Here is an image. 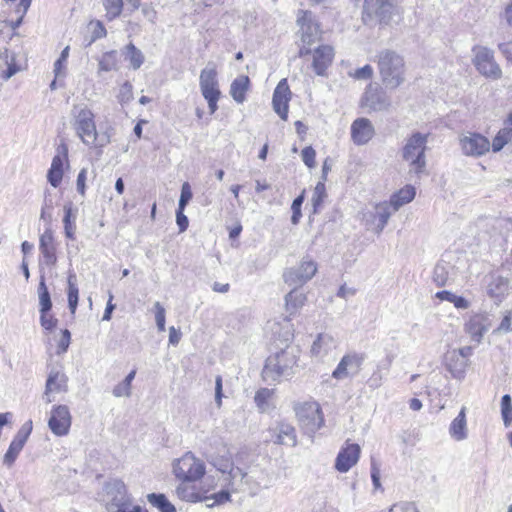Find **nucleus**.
<instances>
[{
  "instance_id": "obj_10",
  "label": "nucleus",
  "mask_w": 512,
  "mask_h": 512,
  "mask_svg": "<svg viewBox=\"0 0 512 512\" xmlns=\"http://www.w3.org/2000/svg\"><path fill=\"white\" fill-rule=\"evenodd\" d=\"M297 25L301 41L306 45L315 43L320 37V28L311 11L299 10L297 14Z\"/></svg>"
},
{
  "instance_id": "obj_45",
  "label": "nucleus",
  "mask_w": 512,
  "mask_h": 512,
  "mask_svg": "<svg viewBox=\"0 0 512 512\" xmlns=\"http://www.w3.org/2000/svg\"><path fill=\"white\" fill-rule=\"evenodd\" d=\"M326 197V187L324 182H318L314 188L312 195V205L314 212H317L318 208L322 205L324 198Z\"/></svg>"
},
{
  "instance_id": "obj_37",
  "label": "nucleus",
  "mask_w": 512,
  "mask_h": 512,
  "mask_svg": "<svg viewBox=\"0 0 512 512\" xmlns=\"http://www.w3.org/2000/svg\"><path fill=\"white\" fill-rule=\"evenodd\" d=\"M38 297H39V305H40V312H49L52 308V301L51 296L49 293V290L45 283V276H40V282L38 285Z\"/></svg>"
},
{
  "instance_id": "obj_61",
  "label": "nucleus",
  "mask_w": 512,
  "mask_h": 512,
  "mask_svg": "<svg viewBox=\"0 0 512 512\" xmlns=\"http://www.w3.org/2000/svg\"><path fill=\"white\" fill-rule=\"evenodd\" d=\"M68 56H69V46L65 47L62 50L60 57L54 63V73H55L56 77L61 75V70H62L64 63L66 62Z\"/></svg>"
},
{
  "instance_id": "obj_35",
  "label": "nucleus",
  "mask_w": 512,
  "mask_h": 512,
  "mask_svg": "<svg viewBox=\"0 0 512 512\" xmlns=\"http://www.w3.org/2000/svg\"><path fill=\"white\" fill-rule=\"evenodd\" d=\"M306 296L296 290L290 291L285 296V308L290 316L297 313V311L304 305Z\"/></svg>"
},
{
  "instance_id": "obj_8",
  "label": "nucleus",
  "mask_w": 512,
  "mask_h": 512,
  "mask_svg": "<svg viewBox=\"0 0 512 512\" xmlns=\"http://www.w3.org/2000/svg\"><path fill=\"white\" fill-rule=\"evenodd\" d=\"M474 54L473 64L477 71L493 80H498L502 77V70L494 58V52L485 46H474L472 49Z\"/></svg>"
},
{
  "instance_id": "obj_30",
  "label": "nucleus",
  "mask_w": 512,
  "mask_h": 512,
  "mask_svg": "<svg viewBox=\"0 0 512 512\" xmlns=\"http://www.w3.org/2000/svg\"><path fill=\"white\" fill-rule=\"evenodd\" d=\"M390 207L392 206L389 202L378 203L374 207V213L372 216L373 219L377 221L375 226V232L377 234H380L388 223V220L392 214Z\"/></svg>"
},
{
  "instance_id": "obj_21",
  "label": "nucleus",
  "mask_w": 512,
  "mask_h": 512,
  "mask_svg": "<svg viewBox=\"0 0 512 512\" xmlns=\"http://www.w3.org/2000/svg\"><path fill=\"white\" fill-rule=\"evenodd\" d=\"M270 440L274 444L295 447L297 445V435L295 428L286 422H279L270 428Z\"/></svg>"
},
{
  "instance_id": "obj_40",
  "label": "nucleus",
  "mask_w": 512,
  "mask_h": 512,
  "mask_svg": "<svg viewBox=\"0 0 512 512\" xmlns=\"http://www.w3.org/2000/svg\"><path fill=\"white\" fill-rule=\"evenodd\" d=\"M75 216L72 214V206L71 204L64 206V231L67 238L73 240L75 238V229L76 226L74 224Z\"/></svg>"
},
{
  "instance_id": "obj_3",
  "label": "nucleus",
  "mask_w": 512,
  "mask_h": 512,
  "mask_svg": "<svg viewBox=\"0 0 512 512\" xmlns=\"http://www.w3.org/2000/svg\"><path fill=\"white\" fill-rule=\"evenodd\" d=\"M72 126L76 135L85 145L103 147L110 142L107 137L98 141L94 113L87 106H74L72 109Z\"/></svg>"
},
{
  "instance_id": "obj_12",
  "label": "nucleus",
  "mask_w": 512,
  "mask_h": 512,
  "mask_svg": "<svg viewBox=\"0 0 512 512\" xmlns=\"http://www.w3.org/2000/svg\"><path fill=\"white\" fill-rule=\"evenodd\" d=\"M492 326V320L487 313H474L464 325V330L472 341L481 343L484 334Z\"/></svg>"
},
{
  "instance_id": "obj_23",
  "label": "nucleus",
  "mask_w": 512,
  "mask_h": 512,
  "mask_svg": "<svg viewBox=\"0 0 512 512\" xmlns=\"http://www.w3.org/2000/svg\"><path fill=\"white\" fill-rule=\"evenodd\" d=\"M67 382L68 377L63 371L52 368L48 374L45 385L44 395L47 397L46 402L50 403L52 401L49 397L51 393L66 392L68 389Z\"/></svg>"
},
{
  "instance_id": "obj_53",
  "label": "nucleus",
  "mask_w": 512,
  "mask_h": 512,
  "mask_svg": "<svg viewBox=\"0 0 512 512\" xmlns=\"http://www.w3.org/2000/svg\"><path fill=\"white\" fill-rule=\"evenodd\" d=\"M272 391L267 388L260 389L255 395V402L257 406L262 410H266L267 401L271 397Z\"/></svg>"
},
{
  "instance_id": "obj_29",
  "label": "nucleus",
  "mask_w": 512,
  "mask_h": 512,
  "mask_svg": "<svg viewBox=\"0 0 512 512\" xmlns=\"http://www.w3.org/2000/svg\"><path fill=\"white\" fill-rule=\"evenodd\" d=\"M415 195L416 190L412 185H406L392 194L389 203L393 208V212L398 211L403 205L410 203L415 198Z\"/></svg>"
},
{
  "instance_id": "obj_58",
  "label": "nucleus",
  "mask_w": 512,
  "mask_h": 512,
  "mask_svg": "<svg viewBox=\"0 0 512 512\" xmlns=\"http://www.w3.org/2000/svg\"><path fill=\"white\" fill-rule=\"evenodd\" d=\"M512 311H507L505 316L503 317L500 325L494 331V333H508L512 331Z\"/></svg>"
},
{
  "instance_id": "obj_17",
  "label": "nucleus",
  "mask_w": 512,
  "mask_h": 512,
  "mask_svg": "<svg viewBox=\"0 0 512 512\" xmlns=\"http://www.w3.org/2000/svg\"><path fill=\"white\" fill-rule=\"evenodd\" d=\"M360 446L355 443H346L343 446L335 460V469L341 473L348 472L354 465L357 464L360 457Z\"/></svg>"
},
{
  "instance_id": "obj_6",
  "label": "nucleus",
  "mask_w": 512,
  "mask_h": 512,
  "mask_svg": "<svg viewBox=\"0 0 512 512\" xmlns=\"http://www.w3.org/2000/svg\"><path fill=\"white\" fill-rule=\"evenodd\" d=\"M173 473L182 482H195L205 474V464L193 453L187 452L174 461Z\"/></svg>"
},
{
  "instance_id": "obj_36",
  "label": "nucleus",
  "mask_w": 512,
  "mask_h": 512,
  "mask_svg": "<svg viewBox=\"0 0 512 512\" xmlns=\"http://www.w3.org/2000/svg\"><path fill=\"white\" fill-rule=\"evenodd\" d=\"M509 281L503 276H494L488 284V294L493 298L502 297L508 290Z\"/></svg>"
},
{
  "instance_id": "obj_26",
  "label": "nucleus",
  "mask_w": 512,
  "mask_h": 512,
  "mask_svg": "<svg viewBox=\"0 0 512 512\" xmlns=\"http://www.w3.org/2000/svg\"><path fill=\"white\" fill-rule=\"evenodd\" d=\"M39 250L47 266H54L57 262L56 246L54 244L53 232L47 228L40 236Z\"/></svg>"
},
{
  "instance_id": "obj_64",
  "label": "nucleus",
  "mask_w": 512,
  "mask_h": 512,
  "mask_svg": "<svg viewBox=\"0 0 512 512\" xmlns=\"http://www.w3.org/2000/svg\"><path fill=\"white\" fill-rule=\"evenodd\" d=\"M131 394V387H129L126 383L123 381L119 384H117L113 389V395L115 397H129Z\"/></svg>"
},
{
  "instance_id": "obj_18",
  "label": "nucleus",
  "mask_w": 512,
  "mask_h": 512,
  "mask_svg": "<svg viewBox=\"0 0 512 512\" xmlns=\"http://www.w3.org/2000/svg\"><path fill=\"white\" fill-rule=\"evenodd\" d=\"M365 357L363 354L352 353L342 357L332 376L335 379L342 380L350 375L357 374Z\"/></svg>"
},
{
  "instance_id": "obj_39",
  "label": "nucleus",
  "mask_w": 512,
  "mask_h": 512,
  "mask_svg": "<svg viewBox=\"0 0 512 512\" xmlns=\"http://www.w3.org/2000/svg\"><path fill=\"white\" fill-rule=\"evenodd\" d=\"M512 140V128L505 126L494 137L492 149L494 152L500 151L508 142Z\"/></svg>"
},
{
  "instance_id": "obj_49",
  "label": "nucleus",
  "mask_w": 512,
  "mask_h": 512,
  "mask_svg": "<svg viewBox=\"0 0 512 512\" xmlns=\"http://www.w3.org/2000/svg\"><path fill=\"white\" fill-rule=\"evenodd\" d=\"M68 307L72 315L76 313L79 299V289L77 285H71L68 287Z\"/></svg>"
},
{
  "instance_id": "obj_28",
  "label": "nucleus",
  "mask_w": 512,
  "mask_h": 512,
  "mask_svg": "<svg viewBox=\"0 0 512 512\" xmlns=\"http://www.w3.org/2000/svg\"><path fill=\"white\" fill-rule=\"evenodd\" d=\"M454 267L448 262L438 263L433 271V281L437 286L450 285L454 281Z\"/></svg>"
},
{
  "instance_id": "obj_56",
  "label": "nucleus",
  "mask_w": 512,
  "mask_h": 512,
  "mask_svg": "<svg viewBox=\"0 0 512 512\" xmlns=\"http://www.w3.org/2000/svg\"><path fill=\"white\" fill-rule=\"evenodd\" d=\"M473 349L470 346H464L459 348L458 350H454L451 355L452 357L459 355L462 357V361L460 362L461 370H463L467 366L468 358L472 355Z\"/></svg>"
},
{
  "instance_id": "obj_63",
  "label": "nucleus",
  "mask_w": 512,
  "mask_h": 512,
  "mask_svg": "<svg viewBox=\"0 0 512 512\" xmlns=\"http://www.w3.org/2000/svg\"><path fill=\"white\" fill-rule=\"evenodd\" d=\"M86 179H87V170L85 168H83L78 173L77 180H76V188H77L78 193H80L81 195L85 194Z\"/></svg>"
},
{
  "instance_id": "obj_44",
  "label": "nucleus",
  "mask_w": 512,
  "mask_h": 512,
  "mask_svg": "<svg viewBox=\"0 0 512 512\" xmlns=\"http://www.w3.org/2000/svg\"><path fill=\"white\" fill-rule=\"evenodd\" d=\"M230 499H231V495H230L229 491H227V490H221V491H219L217 493H214L212 495L204 496V501L205 502L212 501L211 503H207L206 504V506L209 507V508H212L215 505L224 504V503L230 501Z\"/></svg>"
},
{
  "instance_id": "obj_38",
  "label": "nucleus",
  "mask_w": 512,
  "mask_h": 512,
  "mask_svg": "<svg viewBox=\"0 0 512 512\" xmlns=\"http://www.w3.org/2000/svg\"><path fill=\"white\" fill-rule=\"evenodd\" d=\"M148 502L159 509L160 512H176L175 506L164 494L151 493L147 495Z\"/></svg>"
},
{
  "instance_id": "obj_11",
  "label": "nucleus",
  "mask_w": 512,
  "mask_h": 512,
  "mask_svg": "<svg viewBox=\"0 0 512 512\" xmlns=\"http://www.w3.org/2000/svg\"><path fill=\"white\" fill-rule=\"evenodd\" d=\"M361 106L370 111H385L391 106L390 97L377 85L369 84L361 99Z\"/></svg>"
},
{
  "instance_id": "obj_27",
  "label": "nucleus",
  "mask_w": 512,
  "mask_h": 512,
  "mask_svg": "<svg viewBox=\"0 0 512 512\" xmlns=\"http://www.w3.org/2000/svg\"><path fill=\"white\" fill-rule=\"evenodd\" d=\"M449 435L455 441H463L468 437L466 420V407H462L459 414L452 420L449 426Z\"/></svg>"
},
{
  "instance_id": "obj_54",
  "label": "nucleus",
  "mask_w": 512,
  "mask_h": 512,
  "mask_svg": "<svg viewBox=\"0 0 512 512\" xmlns=\"http://www.w3.org/2000/svg\"><path fill=\"white\" fill-rule=\"evenodd\" d=\"M70 341H71L70 331L68 329L62 330V335H61V338L57 345V354L58 355L64 354L68 350Z\"/></svg>"
},
{
  "instance_id": "obj_34",
  "label": "nucleus",
  "mask_w": 512,
  "mask_h": 512,
  "mask_svg": "<svg viewBox=\"0 0 512 512\" xmlns=\"http://www.w3.org/2000/svg\"><path fill=\"white\" fill-rule=\"evenodd\" d=\"M187 483L183 482L176 488L177 496L183 501L192 503L204 501V496L196 490L195 486Z\"/></svg>"
},
{
  "instance_id": "obj_22",
  "label": "nucleus",
  "mask_w": 512,
  "mask_h": 512,
  "mask_svg": "<svg viewBox=\"0 0 512 512\" xmlns=\"http://www.w3.org/2000/svg\"><path fill=\"white\" fill-rule=\"evenodd\" d=\"M199 85L204 98L221 95L218 87L217 71L214 64L209 63L207 67L201 71Z\"/></svg>"
},
{
  "instance_id": "obj_15",
  "label": "nucleus",
  "mask_w": 512,
  "mask_h": 512,
  "mask_svg": "<svg viewBox=\"0 0 512 512\" xmlns=\"http://www.w3.org/2000/svg\"><path fill=\"white\" fill-rule=\"evenodd\" d=\"M317 266L312 260H304L296 268L290 269L284 274L285 282L289 285H302L309 281L316 273Z\"/></svg>"
},
{
  "instance_id": "obj_13",
  "label": "nucleus",
  "mask_w": 512,
  "mask_h": 512,
  "mask_svg": "<svg viewBox=\"0 0 512 512\" xmlns=\"http://www.w3.org/2000/svg\"><path fill=\"white\" fill-rule=\"evenodd\" d=\"M460 145L464 155L479 157L490 149L489 140L478 133H468L460 138Z\"/></svg>"
},
{
  "instance_id": "obj_42",
  "label": "nucleus",
  "mask_w": 512,
  "mask_h": 512,
  "mask_svg": "<svg viewBox=\"0 0 512 512\" xmlns=\"http://www.w3.org/2000/svg\"><path fill=\"white\" fill-rule=\"evenodd\" d=\"M501 414L504 425L510 426L512 423V399L509 394H505L501 398Z\"/></svg>"
},
{
  "instance_id": "obj_55",
  "label": "nucleus",
  "mask_w": 512,
  "mask_h": 512,
  "mask_svg": "<svg viewBox=\"0 0 512 512\" xmlns=\"http://www.w3.org/2000/svg\"><path fill=\"white\" fill-rule=\"evenodd\" d=\"M30 5H31V0H20L18 8L16 10V12L18 14H20V16L15 22L12 23L13 29H16L17 27H19L21 25L23 17L26 14V12L28 11Z\"/></svg>"
},
{
  "instance_id": "obj_48",
  "label": "nucleus",
  "mask_w": 512,
  "mask_h": 512,
  "mask_svg": "<svg viewBox=\"0 0 512 512\" xmlns=\"http://www.w3.org/2000/svg\"><path fill=\"white\" fill-rule=\"evenodd\" d=\"M120 104L125 105L129 103L133 99V86L131 83L126 81L119 90V94L117 96Z\"/></svg>"
},
{
  "instance_id": "obj_57",
  "label": "nucleus",
  "mask_w": 512,
  "mask_h": 512,
  "mask_svg": "<svg viewBox=\"0 0 512 512\" xmlns=\"http://www.w3.org/2000/svg\"><path fill=\"white\" fill-rule=\"evenodd\" d=\"M315 156L316 152L311 146L305 147L301 152L302 160L309 168L315 166Z\"/></svg>"
},
{
  "instance_id": "obj_16",
  "label": "nucleus",
  "mask_w": 512,
  "mask_h": 512,
  "mask_svg": "<svg viewBox=\"0 0 512 512\" xmlns=\"http://www.w3.org/2000/svg\"><path fill=\"white\" fill-rule=\"evenodd\" d=\"M290 99L291 91L287 79H281L274 90L272 105L282 120H287Z\"/></svg>"
},
{
  "instance_id": "obj_33",
  "label": "nucleus",
  "mask_w": 512,
  "mask_h": 512,
  "mask_svg": "<svg viewBox=\"0 0 512 512\" xmlns=\"http://www.w3.org/2000/svg\"><path fill=\"white\" fill-rule=\"evenodd\" d=\"M250 80L248 76L241 75L233 80L230 86V95L237 103H243L245 94L249 89Z\"/></svg>"
},
{
  "instance_id": "obj_4",
  "label": "nucleus",
  "mask_w": 512,
  "mask_h": 512,
  "mask_svg": "<svg viewBox=\"0 0 512 512\" xmlns=\"http://www.w3.org/2000/svg\"><path fill=\"white\" fill-rule=\"evenodd\" d=\"M403 9L396 0H364L362 18L365 23L390 25L395 17L401 19Z\"/></svg>"
},
{
  "instance_id": "obj_32",
  "label": "nucleus",
  "mask_w": 512,
  "mask_h": 512,
  "mask_svg": "<svg viewBox=\"0 0 512 512\" xmlns=\"http://www.w3.org/2000/svg\"><path fill=\"white\" fill-rule=\"evenodd\" d=\"M113 486L120 495L119 499L117 497H115L113 499V501H115L116 506L118 507L117 512H148L147 509H144L141 506L136 505V506L131 507V505L126 502V500H125V485L123 482L115 481L113 483Z\"/></svg>"
},
{
  "instance_id": "obj_41",
  "label": "nucleus",
  "mask_w": 512,
  "mask_h": 512,
  "mask_svg": "<svg viewBox=\"0 0 512 512\" xmlns=\"http://www.w3.org/2000/svg\"><path fill=\"white\" fill-rule=\"evenodd\" d=\"M127 50V58L130 62L131 67L136 70L141 67L144 62V56L142 52L134 46V44L129 43L126 46Z\"/></svg>"
},
{
  "instance_id": "obj_20",
  "label": "nucleus",
  "mask_w": 512,
  "mask_h": 512,
  "mask_svg": "<svg viewBox=\"0 0 512 512\" xmlns=\"http://www.w3.org/2000/svg\"><path fill=\"white\" fill-rule=\"evenodd\" d=\"M141 0H103L105 16L109 21L119 17L123 12L132 14L140 7Z\"/></svg>"
},
{
  "instance_id": "obj_2",
  "label": "nucleus",
  "mask_w": 512,
  "mask_h": 512,
  "mask_svg": "<svg viewBox=\"0 0 512 512\" xmlns=\"http://www.w3.org/2000/svg\"><path fill=\"white\" fill-rule=\"evenodd\" d=\"M379 74L383 84L389 89H396L405 80L404 58L394 50L386 49L377 55Z\"/></svg>"
},
{
  "instance_id": "obj_25",
  "label": "nucleus",
  "mask_w": 512,
  "mask_h": 512,
  "mask_svg": "<svg viewBox=\"0 0 512 512\" xmlns=\"http://www.w3.org/2000/svg\"><path fill=\"white\" fill-rule=\"evenodd\" d=\"M333 58L334 49L330 45H322L315 49L312 62L315 73L324 76L327 68L332 64Z\"/></svg>"
},
{
  "instance_id": "obj_24",
  "label": "nucleus",
  "mask_w": 512,
  "mask_h": 512,
  "mask_svg": "<svg viewBox=\"0 0 512 512\" xmlns=\"http://www.w3.org/2000/svg\"><path fill=\"white\" fill-rule=\"evenodd\" d=\"M337 347V341L327 333L318 334L311 346V356L319 361L323 360Z\"/></svg>"
},
{
  "instance_id": "obj_9",
  "label": "nucleus",
  "mask_w": 512,
  "mask_h": 512,
  "mask_svg": "<svg viewBox=\"0 0 512 512\" xmlns=\"http://www.w3.org/2000/svg\"><path fill=\"white\" fill-rule=\"evenodd\" d=\"M71 424L72 416L68 406L56 405L52 407L48 419V427L55 436L63 437L68 435Z\"/></svg>"
},
{
  "instance_id": "obj_47",
  "label": "nucleus",
  "mask_w": 512,
  "mask_h": 512,
  "mask_svg": "<svg viewBox=\"0 0 512 512\" xmlns=\"http://www.w3.org/2000/svg\"><path fill=\"white\" fill-rule=\"evenodd\" d=\"M155 322L159 332L165 331L166 311L160 302L154 303Z\"/></svg>"
},
{
  "instance_id": "obj_60",
  "label": "nucleus",
  "mask_w": 512,
  "mask_h": 512,
  "mask_svg": "<svg viewBox=\"0 0 512 512\" xmlns=\"http://www.w3.org/2000/svg\"><path fill=\"white\" fill-rule=\"evenodd\" d=\"M390 512H419L416 505L412 502H400L394 504Z\"/></svg>"
},
{
  "instance_id": "obj_5",
  "label": "nucleus",
  "mask_w": 512,
  "mask_h": 512,
  "mask_svg": "<svg viewBox=\"0 0 512 512\" xmlns=\"http://www.w3.org/2000/svg\"><path fill=\"white\" fill-rule=\"evenodd\" d=\"M428 134L413 133L402 148V158L409 164V173L421 176L426 173Z\"/></svg>"
},
{
  "instance_id": "obj_43",
  "label": "nucleus",
  "mask_w": 512,
  "mask_h": 512,
  "mask_svg": "<svg viewBox=\"0 0 512 512\" xmlns=\"http://www.w3.org/2000/svg\"><path fill=\"white\" fill-rule=\"evenodd\" d=\"M99 71L109 72L117 68L116 52L110 51L105 53L99 60Z\"/></svg>"
},
{
  "instance_id": "obj_51",
  "label": "nucleus",
  "mask_w": 512,
  "mask_h": 512,
  "mask_svg": "<svg viewBox=\"0 0 512 512\" xmlns=\"http://www.w3.org/2000/svg\"><path fill=\"white\" fill-rule=\"evenodd\" d=\"M373 68L367 64L361 68L356 69L354 72H349V76L356 80H369L373 77Z\"/></svg>"
},
{
  "instance_id": "obj_19",
  "label": "nucleus",
  "mask_w": 512,
  "mask_h": 512,
  "mask_svg": "<svg viewBox=\"0 0 512 512\" xmlns=\"http://www.w3.org/2000/svg\"><path fill=\"white\" fill-rule=\"evenodd\" d=\"M351 140L357 146L367 144L375 135L372 122L365 117L355 119L350 128Z\"/></svg>"
},
{
  "instance_id": "obj_62",
  "label": "nucleus",
  "mask_w": 512,
  "mask_h": 512,
  "mask_svg": "<svg viewBox=\"0 0 512 512\" xmlns=\"http://www.w3.org/2000/svg\"><path fill=\"white\" fill-rule=\"evenodd\" d=\"M63 178V170H48L47 180L54 188H57Z\"/></svg>"
},
{
  "instance_id": "obj_59",
  "label": "nucleus",
  "mask_w": 512,
  "mask_h": 512,
  "mask_svg": "<svg viewBox=\"0 0 512 512\" xmlns=\"http://www.w3.org/2000/svg\"><path fill=\"white\" fill-rule=\"evenodd\" d=\"M47 313L40 312V323L45 330L51 331L56 327L58 320L53 316H48Z\"/></svg>"
},
{
  "instance_id": "obj_14",
  "label": "nucleus",
  "mask_w": 512,
  "mask_h": 512,
  "mask_svg": "<svg viewBox=\"0 0 512 512\" xmlns=\"http://www.w3.org/2000/svg\"><path fill=\"white\" fill-rule=\"evenodd\" d=\"M32 432V421L28 420L18 430L14 439L9 445L7 452L3 457V463L8 467H11L17 459L19 453L23 449L29 435Z\"/></svg>"
},
{
  "instance_id": "obj_50",
  "label": "nucleus",
  "mask_w": 512,
  "mask_h": 512,
  "mask_svg": "<svg viewBox=\"0 0 512 512\" xmlns=\"http://www.w3.org/2000/svg\"><path fill=\"white\" fill-rule=\"evenodd\" d=\"M304 193L305 191H303L299 196H297L293 202H292V205H291V209H292V217H291V221L293 224H297L300 220V217H301V206L304 202Z\"/></svg>"
},
{
  "instance_id": "obj_52",
  "label": "nucleus",
  "mask_w": 512,
  "mask_h": 512,
  "mask_svg": "<svg viewBox=\"0 0 512 512\" xmlns=\"http://www.w3.org/2000/svg\"><path fill=\"white\" fill-rule=\"evenodd\" d=\"M192 197H193V194H192L190 184L188 182L183 183L177 209L185 210V207L187 206L189 201L192 199Z\"/></svg>"
},
{
  "instance_id": "obj_46",
  "label": "nucleus",
  "mask_w": 512,
  "mask_h": 512,
  "mask_svg": "<svg viewBox=\"0 0 512 512\" xmlns=\"http://www.w3.org/2000/svg\"><path fill=\"white\" fill-rule=\"evenodd\" d=\"M88 29L91 31V36L86 43L87 46L106 35V29L100 21L91 22Z\"/></svg>"
},
{
  "instance_id": "obj_7",
  "label": "nucleus",
  "mask_w": 512,
  "mask_h": 512,
  "mask_svg": "<svg viewBox=\"0 0 512 512\" xmlns=\"http://www.w3.org/2000/svg\"><path fill=\"white\" fill-rule=\"evenodd\" d=\"M298 422L304 433L313 438L314 434L324 425L321 408L316 402H305L295 408Z\"/></svg>"
},
{
  "instance_id": "obj_1",
  "label": "nucleus",
  "mask_w": 512,
  "mask_h": 512,
  "mask_svg": "<svg viewBox=\"0 0 512 512\" xmlns=\"http://www.w3.org/2000/svg\"><path fill=\"white\" fill-rule=\"evenodd\" d=\"M300 355L301 349L297 345H286L270 355L262 370L264 381L273 383L296 374L302 367Z\"/></svg>"
},
{
  "instance_id": "obj_31",
  "label": "nucleus",
  "mask_w": 512,
  "mask_h": 512,
  "mask_svg": "<svg viewBox=\"0 0 512 512\" xmlns=\"http://www.w3.org/2000/svg\"><path fill=\"white\" fill-rule=\"evenodd\" d=\"M274 335L281 344L291 345L294 339V329L289 318H284L283 323H276L272 328Z\"/></svg>"
}]
</instances>
